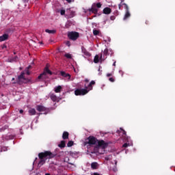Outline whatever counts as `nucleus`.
I'll return each instance as SVG.
<instances>
[{"instance_id": "1", "label": "nucleus", "mask_w": 175, "mask_h": 175, "mask_svg": "<svg viewBox=\"0 0 175 175\" xmlns=\"http://www.w3.org/2000/svg\"><path fill=\"white\" fill-rule=\"evenodd\" d=\"M85 146H87L88 151L92 154L96 152L105 154V148L107 147V143L103 140H98L94 136H89L85 139Z\"/></svg>"}, {"instance_id": "2", "label": "nucleus", "mask_w": 175, "mask_h": 175, "mask_svg": "<svg viewBox=\"0 0 175 175\" xmlns=\"http://www.w3.org/2000/svg\"><path fill=\"white\" fill-rule=\"evenodd\" d=\"M85 89H77L75 92V95H85L92 90V85H95V81H92L90 83H88V79H85Z\"/></svg>"}, {"instance_id": "3", "label": "nucleus", "mask_w": 175, "mask_h": 175, "mask_svg": "<svg viewBox=\"0 0 175 175\" xmlns=\"http://www.w3.org/2000/svg\"><path fill=\"white\" fill-rule=\"evenodd\" d=\"M38 157L40 161L38 163V166H42L46 161V159H49L50 158H53V154L50 152H41L38 154Z\"/></svg>"}, {"instance_id": "4", "label": "nucleus", "mask_w": 175, "mask_h": 175, "mask_svg": "<svg viewBox=\"0 0 175 175\" xmlns=\"http://www.w3.org/2000/svg\"><path fill=\"white\" fill-rule=\"evenodd\" d=\"M102 8V3H94L92 5V8L89 10H84L85 13H88L89 12L90 13H94V14H96L98 13V9H100Z\"/></svg>"}, {"instance_id": "5", "label": "nucleus", "mask_w": 175, "mask_h": 175, "mask_svg": "<svg viewBox=\"0 0 175 175\" xmlns=\"http://www.w3.org/2000/svg\"><path fill=\"white\" fill-rule=\"evenodd\" d=\"M47 74L48 75H52L51 71H50V70H49V68L46 67L44 72L42 74H41L39 77L38 79L40 80L41 79H42V80H44L46 79H47Z\"/></svg>"}, {"instance_id": "6", "label": "nucleus", "mask_w": 175, "mask_h": 175, "mask_svg": "<svg viewBox=\"0 0 175 175\" xmlns=\"http://www.w3.org/2000/svg\"><path fill=\"white\" fill-rule=\"evenodd\" d=\"M68 36L69 39H71V40H76L77 38H79V33L76 31H71L68 33Z\"/></svg>"}, {"instance_id": "7", "label": "nucleus", "mask_w": 175, "mask_h": 175, "mask_svg": "<svg viewBox=\"0 0 175 175\" xmlns=\"http://www.w3.org/2000/svg\"><path fill=\"white\" fill-rule=\"evenodd\" d=\"M104 59H106V57H103V55H100V57L99 58V55H96L95 57H94V62L95 64H98V62H103V60Z\"/></svg>"}, {"instance_id": "8", "label": "nucleus", "mask_w": 175, "mask_h": 175, "mask_svg": "<svg viewBox=\"0 0 175 175\" xmlns=\"http://www.w3.org/2000/svg\"><path fill=\"white\" fill-rule=\"evenodd\" d=\"M122 7L126 9V14L124 17V20H126L129 17H131V13H129V10L128 8V5L125 3L122 4Z\"/></svg>"}, {"instance_id": "9", "label": "nucleus", "mask_w": 175, "mask_h": 175, "mask_svg": "<svg viewBox=\"0 0 175 175\" xmlns=\"http://www.w3.org/2000/svg\"><path fill=\"white\" fill-rule=\"evenodd\" d=\"M19 81H21L22 83H28V79H26L24 78V72H22L21 75L18 77Z\"/></svg>"}, {"instance_id": "10", "label": "nucleus", "mask_w": 175, "mask_h": 175, "mask_svg": "<svg viewBox=\"0 0 175 175\" xmlns=\"http://www.w3.org/2000/svg\"><path fill=\"white\" fill-rule=\"evenodd\" d=\"M109 54H113V51H111V49H105V51H103V58H105V56L106 55H109Z\"/></svg>"}, {"instance_id": "11", "label": "nucleus", "mask_w": 175, "mask_h": 175, "mask_svg": "<svg viewBox=\"0 0 175 175\" xmlns=\"http://www.w3.org/2000/svg\"><path fill=\"white\" fill-rule=\"evenodd\" d=\"M131 146H133V143H132V141L129 138H127V142L124 144H123V147L126 148L129 147Z\"/></svg>"}, {"instance_id": "12", "label": "nucleus", "mask_w": 175, "mask_h": 175, "mask_svg": "<svg viewBox=\"0 0 175 175\" xmlns=\"http://www.w3.org/2000/svg\"><path fill=\"white\" fill-rule=\"evenodd\" d=\"M38 111H46V107H43L42 105H38L36 107Z\"/></svg>"}, {"instance_id": "13", "label": "nucleus", "mask_w": 175, "mask_h": 175, "mask_svg": "<svg viewBox=\"0 0 175 175\" xmlns=\"http://www.w3.org/2000/svg\"><path fill=\"white\" fill-rule=\"evenodd\" d=\"M103 13L104 14H110V13H111V9L109 8H105L103 10Z\"/></svg>"}, {"instance_id": "14", "label": "nucleus", "mask_w": 175, "mask_h": 175, "mask_svg": "<svg viewBox=\"0 0 175 175\" xmlns=\"http://www.w3.org/2000/svg\"><path fill=\"white\" fill-rule=\"evenodd\" d=\"M8 38H9V36L8 34H4V35L0 36V42H3V41L8 40Z\"/></svg>"}, {"instance_id": "15", "label": "nucleus", "mask_w": 175, "mask_h": 175, "mask_svg": "<svg viewBox=\"0 0 175 175\" xmlns=\"http://www.w3.org/2000/svg\"><path fill=\"white\" fill-rule=\"evenodd\" d=\"M81 50L82 53L84 54V55H85V57H90V55H91V54H90V53L87 51L84 47H82Z\"/></svg>"}, {"instance_id": "16", "label": "nucleus", "mask_w": 175, "mask_h": 175, "mask_svg": "<svg viewBox=\"0 0 175 175\" xmlns=\"http://www.w3.org/2000/svg\"><path fill=\"white\" fill-rule=\"evenodd\" d=\"M62 90V86H61V85L56 86L54 88V91L56 93L61 92Z\"/></svg>"}, {"instance_id": "17", "label": "nucleus", "mask_w": 175, "mask_h": 175, "mask_svg": "<svg viewBox=\"0 0 175 175\" xmlns=\"http://www.w3.org/2000/svg\"><path fill=\"white\" fill-rule=\"evenodd\" d=\"M29 114L30 116H35V114H36V110H35V109H29Z\"/></svg>"}, {"instance_id": "18", "label": "nucleus", "mask_w": 175, "mask_h": 175, "mask_svg": "<svg viewBox=\"0 0 175 175\" xmlns=\"http://www.w3.org/2000/svg\"><path fill=\"white\" fill-rule=\"evenodd\" d=\"M51 99L52 100H53V102H55L57 100L58 98L57 97V96H55L54 94H51Z\"/></svg>"}, {"instance_id": "19", "label": "nucleus", "mask_w": 175, "mask_h": 175, "mask_svg": "<svg viewBox=\"0 0 175 175\" xmlns=\"http://www.w3.org/2000/svg\"><path fill=\"white\" fill-rule=\"evenodd\" d=\"M61 75H62V76H63V77H66L68 79V80H69L70 79V75H69V74H66L64 72H62Z\"/></svg>"}, {"instance_id": "20", "label": "nucleus", "mask_w": 175, "mask_h": 175, "mask_svg": "<svg viewBox=\"0 0 175 175\" xmlns=\"http://www.w3.org/2000/svg\"><path fill=\"white\" fill-rule=\"evenodd\" d=\"M68 137H69V133H68V132H64V133H63L62 138H63L64 139H68Z\"/></svg>"}, {"instance_id": "21", "label": "nucleus", "mask_w": 175, "mask_h": 175, "mask_svg": "<svg viewBox=\"0 0 175 175\" xmlns=\"http://www.w3.org/2000/svg\"><path fill=\"white\" fill-rule=\"evenodd\" d=\"M91 166L92 169H98V163H92Z\"/></svg>"}, {"instance_id": "22", "label": "nucleus", "mask_w": 175, "mask_h": 175, "mask_svg": "<svg viewBox=\"0 0 175 175\" xmlns=\"http://www.w3.org/2000/svg\"><path fill=\"white\" fill-rule=\"evenodd\" d=\"M64 57H66V58H68V59H72V54L70 53H65Z\"/></svg>"}, {"instance_id": "23", "label": "nucleus", "mask_w": 175, "mask_h": 175, "mask_svg": "<svg viewBox=\"0 0 175 175\" xmlns=\"http://www.w3.org/2000/svg\"><path fill=\"white\" fill-rule=\"evenodd\" d=\"M59 147L61 148H64L65 147V141H62L61 143L59 144Z\"/></svg>"}, {"instance_id": "24", "label": "nucleus", "mask_w": 175, "mask_h": 175, "mask_svg": "<svg viewBox=\"0 0 175 175\" xmlns=\"http://www.w3.org/2000/svg\"><path fill=\"white\" fill-rule=\"evenodd\" d=\"M45 32H46L47 33H55V30L46 29Z\"/></svg>"}, {"instance_id": "25", "label": "nucleus", "mask_w": 175, "mask_h": 175, "mask_svg": "<svg viewBox=\"0 0 175 175\" xmlns=\"http://www.w3.org/2000/svg\"><path fill=\"white\" fill-rule=\"evenodd\" d=\"M93 33H94V35H95V36L99 35V30L94 29V30H93Z\"/></svg>"}, {"instance_id": "26", "label": "nucleus", "mask_w": 175, "mask_h": 175, "mask_svg": "<svg viewBox=\"0 0 175 175\" xmlns=\"http://www.w3.org/2000/svg\"><path fill=\"white\" fill-rule=\"evenodd\" d=\"M67 146L68 147H72L73 146V142L72 141L68 142Z\"/></svg>"}, {"instance_id": "27", "label": "nucleus", "mask_w": 175, "mask_h": 175, "mask_svg": "<svg viewBox=\"0 0 175 175\" xmlns=\"http://www.w3.org/2000/svg\"><path fill=\"white\" fill-rule=\"evenodd\" d=\"M30 68H31V66H29L27 67V68L25 70V72H26L27 75H29V71H28V69H29Z\"/></svg>"}, {"instance_id": "28", "label": "nucleus", "mask_w": 175, "mask_h": 175, "mask_svg": "<svg viewBox=\"0 0 175 175\" xmlns=\"http://www.w3.org/2000/svg\"><path fill=\"white\" fill-rule=\"evenodd\" d=\"M60 14H61L62 16H64V14H65V10H60Z\"/></svg>"}, {"instance_id": "29", "label": "nucleus", "mask_w": 175, "mask_h": 175, "mask_svg": "<svg viewBox=\"0 0 175 175\" xmlns=\"http://www.w3.org/2000/svg\"><path fill=\"white\" fill-rule=\"evenodd\" d=\"M106 161H110V159H111V156H108L107 157H105Z\"/></svg>"}, {"instance_id": "30", "label": "nucleus", "mask_w": 175, "mask_h": 175, "mask_svg": "<svg viewBox=\"0 0 175 175\" xmlns=\"http://www.w3.org/2000/svg\"><path fill=\"white\" fill-rule=\"evenodd\" d=\"M75 16V12H71V14H70V17L72 18Z\"/></svg>"}, {"instance_id": "31", "label": "nucleus", "mask_w": 175, "mask_h": 175, "mask_svg": "<svg viewBox=\"0 0 175 175\" xmlns=\"http://www.w3.org/2000/svg\"><path fill=\"white\" fill-rule=\"evenodd\" d=\"M109 81H111V83L114 82V79H113V78H109Z\"/></svg>"}, {"instance_id": "32", "label": "nucleus", "mask_w": 175, "mask_h": 175, "mask_svg": "<svg viewBox=\"0 0 175 175\" xmlns=\"http://www.w3.org/2000/svg\"><path fill=\"white\" fill-rule=\"evenodd\" d=\"M19 113H21V114H23V113H24V111H23V109H21V110L19 111Z\"/></svg>"}, {"instance_id": "33", "label": "nucleus", "mask_w": 175, "mask_h": 175, "mask_svg": "<svg viewBox=\"0 0 175 175\" xmlns=\"http://www.w3.org/2000/svg\"><path fill=\"white\" fill-rule=\"evenodd\" d=\"M68 3H70L73 0H66Z\"/></svg>"}, {"instance_id": "34", "label": "nucleus", "mask_w": 175, "mask_h": 175, "mask_svg": "<svg viewBox=\"0 0 175 175\" xmlns=\"http://www.w3.org/2000/svg\"><path fill=\"white\" fill-rule=\"evenodd\" d=\"M66 44L68 46V47H69V46H70V42H69V41H68L67 42H66Z\"/></svg>"}, {"instance_id": "35", "label": "nucleus", "mask_w": 175, "mask_h": 175, "mask_svg": "<svg viewBox=\"0 0 175 175\" xmlns=\"http://www.w3.org/2000/svg\"><path fill=\"white\" fill-rule=\"evenodd\" d=\"M13 61H17V59H16V58H15V59H14L11 60V61H10V62H13Z\"/></svg>"}, {"instance_id": "36", "label": "nucleus", "mask_w": 175, "mask_h": 175, "mask_svg": "<svg viewBox=\"0 0 175 175\" xmlns=\"http://www.w3.org/2000/svg\"><path fill=\"white\" fill-rule=\"evenodd\" d=\"M107 76L108 77H110V76H111V74H107Z\"/></svg>"}, {"instance_id": "37", "label": "nucleus", "mask_w": 175, "mask_h": 175, "mask_svg": "<svg viewBox=\"0 0 175 175\" xmlns=\"http://www.w3.org/2000/svg\"><path fill=\"white\" fill-rule=\"evenodd\" d=\"M122 132H123L124 135H126V132H125L124 131H122Z\"/></svg>"}, {"instance_id": "38", "label": "nucleus", "mask_w": 175, "mask_h": 175, "mask_svg": "<svg viewBox=\"0 0 175 175\" xmlns=\"http://www.w3.org/2000/svg\"><path fill=\"white\" fill-rule=\"evenodd\" d=\"M3 49H6V46L3 45Z\"/></svg>"}, {"instance_id": "39", "label": "nucleus", "mask_w": 175, "mask_h": 175, "mask_svg": "<svg viewBox=\"0 0 175 175\" xmlns=\"http://www.w3.org/2000/svg\"><path fill=\"white\" fill-rule=\"evenodd\" d=\"M113 66H116V62H114Z\"/></svg>"}, {"instance_id": "40", "label": "nucleus", "mask_w": 175, "mask_h": 175, "mask_svg": "<svg viewBox=\"0 0 175 175\" xmlns=\"http://www.w3.org/2000/svg\"><path fill=\"white\" fill-rule=\"evenodd\" d=\"M115 165H117V161H115Z\"/></svg>"}, {"instance_id": "41", "label": "nucleus", "mask_w": 175, "mask_h": 175, "mask_svg": "<svg viewBox=\"0 0 175 175\" xmlns=\"http://www.w3.org/2000/svg\"><path fill=\"white\" fill-rule=\"evenodd\" d=\"M119 72H120V73H121L122 71H119Z\"/></svg>"}, {"instance_id": "42", "label": "nucleus", "mask_w": 175, "mask_h": 175, "mask_svg": "<svg viewBox=\"0 0 175 175\" xmlns=\"http://www.w3.org/2000/svg\"><path fill=\"white\" fill-rule=\"evenodd\" d=\"M12 80H14V78H13Z\"/></svg>"}]
</instances>
